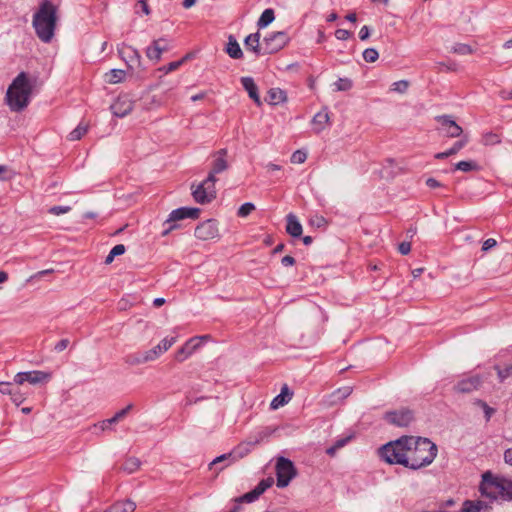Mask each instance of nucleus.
<instances>
[{"instance_id":"f257e3e1","label":"nucleus","mask_w":512,"mask_h":512,"mask_svg":"<svg viewBox=\"0 0 512 512\" xmlns=\"http://www.w3.org/2000/svg\"><path fill=\"white\" fill-rule=\"evenodd\" d=\"M437 447L427 438L405 436L383 446L381 457L388 463L401 464L411 469L429 465L436 457Z\"/></svg>"},{"instance_id":"f03ea898","label":"nucleus","mask_w":512,"mask_h":512,"mask_svg":"<svg viewBox=\"0 0 512 512\" xmlns=\"http://www.w3.org/2000/svg\"><path fill=\"white\" fill-rule=\"evenodd\" d=\"M31 94L32 84L29 77L21 72L9 85L5 102L12 112H21L29 105Z\"/></svg>"},{"instance_id":"7ed1b4c3","label":"nucleus","mask_w":512,"mask_h":512,"mask_svg":"<svg viewBox=\"0 0 512 512\" xmlns=\"http://www.w3.org/2000/svg\"><path fill=\"white\" fill-rule=\"evenodd\" d=\"M57 19V7L50 1L44 0L33 16V27L41 41L45 43L51 41Z\"/></svg>"},{"instance_id":"20e7f679","label":"nucleus","mask_w":512,"mask_h":512,"mask_svg":"<svg viewBox=\"0 0 512 512\" xmlns=\"http://www.w3.org/2000/svg\"><path fill=\"white\" fill-rule=\"evenodd\" d=\"M482 495L496 501L512 500V480L486 472L480 484Z\"/></svg>"},{"instance_id":"39448f33","label":"nucleus","mask_w":512,"mask_h":512,"mask_svg":"<svg viewBox=\"0 0 512 512\" xmlns=\"http://www.w3.org/2000/svg\"><path fill=\"white\" fill-rule=\"evenodd\" d=\"M216 179L207 177L203 182L198 185H192V196L199 204L210 203L216 198L215 189Z\"/></svg>"},{"instance_id":"423d86ee","label":"nucleus","mask_w":512,"mask_h":512,"mask_svg":"<svg viewBox=\"0 0 512 512\" xmlns=\"http://www.w3.org/2000/svg\"><path fill=\"white\" fill-rule=\"evenodd\" d=\"M489 376L490 373L464 375L463 378L456 383L454 390L458 393H471L478 390Z\"/></svg>"},{"instance_id":"0eeeda50","label":"nucleus","mask_w":512,"mask_h":512,"mask_svg":"<svg viewBox=\"0 0 512 512\" xmlns=\"http://www.w3.org/2000/svg\"><path fill=\"white\" fill-rule=\"evenodd\" d=\"M276 474L277 486L284 488L296 476V469L290 460L280 457L276 464Z\"/></svg>"},{"instance_id":"6e6552de","label":"nucleus","mask_w":512,"mask_h":512,"mask_svg":"<svg viewBox=\"0 0 512 512\" xmlns=\"http://www.w3.org/2000/svg\"><path fill=\"white\" fill-rule=\"evenodd\" d=\"M51 378V372L41 370L19 372L14 376V383L16 384V386H21L25 382H28L29 384L32 385L45 384L48 383L51 380Z\"/></svg>"},{"instance_id":"1a4fd4ad","label":"nucleus","mask_w":512,"mask_h":512,"mask_svg":"<svg viewBox=\"0 0 512 512\" xmlns=\"http://www.w3.org/2000/svg\"><path fill=\"white\" fill-rule=\"evenodd\" d=\"M289 38L285 32H273L263 39L264 53L272 54L281 50L288 43Z\"/></svg>"},{"instance_id":"9d476101","label":"nucleus","mask_w":512,"mask_h":512,"mask_svg":"<svg viewBox=\"0 0 512 512\" xmlns=\"http://www.w3.org/2000/svg\"><path fill=\"white\" fill-rule=\"evenodd\" d=\"M194 235L202 241L215 240L219 238V229L216 220L209 219L201 222L196 228Z\"/></svg>"},{"instance_id":"9b49d317","label":"nucleus","mask_w":512,"mask_h":512,"mask_svg":"<svg viewBox=\"0 0 512 512\" xmlns=\"http://www.w3.org/2000/svg\"><path fill=\"white\" fill-rule=\"evenodd\" d=\"M208 338L209 336H196L190 338L176 351L174 355L175 360L179 363L184 362L202 345V342Z\"/></svg>"},{"instance_id":"f8f14e48","label":"nucleus","mask_w":512,"mask_h":512,"mask_svg":"<svg viewBox=\"0 0 512 512\" xmlns=\"http://www.w3.org/2000/svg\"><path fill=\"white\" fill-rule=\"evenodd\" d=\"M435 120L441 125V130L447 137L456 138L463 133L462 128L449 115L436 116Z\"/></svg>"},{"instance_id":"ddd939ff","label":"nucleus","mask_w":512,"mask_h":512,"mask_svg":"<svg viewBox=\"0 0 512 512\" xmlns=\"http://www.w3.org/2000/svg\"><path fill=\"white\" fill-rule=\"evenodd\" d=\"M229 167L227 161V150L220 149L213 154V161L211 163V170L208 174V177L212 176V179H216V174H219Z\"/></svg>"},{"instance_id":"4468645a","label":"nucleus","mask_w":512,"mask_h":512,"mask_svg":"<svg viewBox=\"0 0 512 512\" xmlns=\"http://www.w3.org/2000/svg\"><path fill=\"white\" fill-rule=\"evenodd\" d=\"M387 422L396 426H407L413 420V413L409 409H400L385 414Z\"/></svg>"},{"instance_id":"2eb2a0df","label":"nucleus","mask_w":512,"mask_h":512,"mask_svg":"<svg viewBox=\"0 0 512 512\" xmlns=\"http://www.w3.org/2000/svg\"><path fill=\"white\" fill-rule=\"evenodd\" d=\"M133 109V101L128 95L119 96L111 105L112 113L117 117L128 115Z\"/></svg>"},{"instance_id":"dca6fc26","label":"nucleus","mask_w":512,"mask_h":512,"mask_svg":"<svg viewBox=\"0 0 512 512\" xmlns=\"http://www.w3.org/2000/svg\"><path fill=\"white\" fill-rule=\"evenodd\" d=\"M170 48L169 42L165 38L154 40L146 50V56L150 60L159 61L163 52L168 51Z\"/></svg>"},{"instance_id":"f3484780","label":"nucleus","mask_w":512,"mask_h":512,"mask_svg":"<svg viewBox=\"0 0 512 512\" xmlns=\"http://www.w3.org/2000/svg\"><path fill=\"white\" fill-rule=\"evenodd\" d=\"M199 214H200V209H198V208H187V207L178 208L176 210H173L170 213L169 218L167 219L166 223L176 222L179 220H183L185 218L197 219L199 217Z\"/></svg>"},{"instance_id":"a211bd4d","label":"nucleus","mask_w":512,"mask_h":512,"mask_svg":"<svg viewBox=\"0 0 512 512\" xmlns=\"http://www.w3.org/2000/svg\"><path fill=\"white\" fill-rule=\"evenodd\" d=\"M176 340V337L164 338L158 345L146 351L148 354V359H150L151 362L157 360L163 353L172 347Z\"/></svg>"},{"instance_id":"6ab92c4d","label":"nucleus","mask_w":512,"mask_h":512,"mask_svg":"<svg viewBox=\"0 0 512 512\" xmlns=\"http://www.w3.org/2000/svg\"><path fill=\"white\" fill-rule=\"evenodd\" d=\"M241 84L243 88L247 91L249 97L255 102L256 105H261L260 96L258 93V87L251 77H242Z\"/></svg>"},{"instance_id":"aec40b11","label":"nucleus","mask_w":512,"mask_h":512,"mask_svg":"<svg viewBox=\"0 0 512 512\" xmlns=\"http://www.w3.org/2000/svg\"><path fill=\"white\" fill-rule=\"evenodd\" d=\"M244 45L246 49L253 51L256 54H265L263 49V41L260 42V34L253 33L245 38Z\"/></svg>"},{"instance_id":"412c9836","label":"nucleus","mask_w":512,"mask_h":512,"mask_svg":"<svg viewBox=\"0 0 512 512\" xmlns=\"http://www.w3.org/2000/svg\"><path fill=\"white\" fill-rule=\"evenodd\" d=\"M286 231L292 237H299L302 234V225L298 221L297 217L294 214H288L286 217Z\"/></svg>"},{"instance_id":"4be33fe9","label":"nucleus","mask_w":512,"mask_h":512,"mask_svg":"<svg viewBox=\"0 0 512 512\" xmlns=\"http://www.w3.org/2000/svg\"><path fill=\"white\" fill-rule=\"evenodd\" d=\"M489 506L482 500H466L462 506V512H487Z\"/></svg>"},{"instance_id":"5701e85b","label":"nucleus","mask_w":512,"mask_h":512,"mask_svg":"<svg viewBox=\"0 0 512 512\" xmlns=\"http://www.w3.org/2000/svg\"><path fill=\"white\" fill-rule=\"evenodd\" d=\"M119 53L123 60H125L130 66L135 63H139L140 55L136 49L131 46H123Z\"/></svg>"},{"instance_id":"b1692460","label":"nucleus","mask_w":512,"mask_h":512,"mask_svg":"<svg viewBox=\"0 0 512 512\" xmlns=\"http://www.w3.org/2000/svg\"><path fill=\"white\" fill-rule=\"evenodd\" d=\"M291 397L292 393L289 391L288 386L284 385L281 388V393L272 400L271 408L278 409L279 407L284 406L290 401Z\"/></svg>"},{"instance_id":"393cba45","label":"nucleus","mask_w":512,"mask_h":512,"mask_svg":"<svg viewBox=\"0 0 512 512\" xmlns=\"http://www.w3.org/2000/svg\"><path fill=\"white\" fill-rule=\"evenodd\" d=\"M286 100V93L280 88H271L267 93L266 101L270 105H278Z\"/></svg>"},{"instance_id":"a878e982","label":"nucleus","mask_w":512,"mask_h":512,"mask_svg":"<svg viewBox=\"0 0 512 512\" xmlns=\"http://www.w3.org/2000/svg\"><path fill=\"white\" fill-rule=\"evenodd\" d=\"M328 122H329V114L326 109L319 111L313 117V120H312V123L314 125V130L317 133L321 132L325 128V126L328 124Z\"/></svg>"},{"instance_id":"bb28decb","label":"nucleus","mask_w":512,"mask_h":512,"mask_svg":"<svg viewBox=\"0 0 512 512\" xmlns=\"http://www.w3.org/2000/svg\"><path fill=\"white\" fill-rule=\"evenodd\" d=\"M136 504L130 500L119 501L114 503L105 512H134Z\"/></svg>"},{"instance_id":"cd10ccee","label":"nucleus","mask_w":512,"mask_h":512,"mask_svg":"<svg viewBox=\"0 0 512 512\" xmlns=\"http://www.w3.org/2000/svg\"><path fill=\"white\" fill-rule=\"evenodd\" d=\"M226 52L233 59H240L243 56L239 43L232 36L229 37Z\"/></svg>"},{"instance_id":"c85d7f7f","label":"nucleus","mask_w":512,"mask_h":512,"mask_svg":"<svg viewBox=\"0 0 512 512\" xmlns=\"http://www.w3.org/2000/svg\"><path fill=\"white\" fill-rule=\"evenodd\" d=\"M125 362L129 365L135 366V365H141V364L151 362V360L148 359V354L145 351V352H137V353L128 355L126 357Z\"/></svg>"},{"instance_id":"c756f323","label":"nucleus","mask_w":512,"mask_h":512,"mask_svg":"<svg viewBox=\"0 0 512 512\" xmlns=\"http://www.w3.org/2000/svg\"><path fill=\"white\" fill-rule=\"evenodd\" d=\"M125 71L121 69H112L109 72H107L104 76L105 81L110 84H116L124 80L125 78Z\"/></svg>"},{"instance_id":"7c9ffc66","label":"nucleus","mask_w":512,"mask_h":512,"mask_svg":"<svg viewBox=\"0 0 512 512\" xmlns=\"http://www.w3.org/2000/svg\"><path fill=\"white\" fill-rule=\"evenodd\" d=\"M247 445H240L233 453H229V454H223L217 458H215L213 460V462L211 463V465H214V464H217V463H220L226 459H229L231 457H233L234 454H237V457L238 458H242L244 455H246L248 452H249V449L246 448Z\"/></svg>"},{"instance_id":"2f4dec72","label":"nucleus","mask_w":512,"mask_h":512,"mask_svg":"<svg viewBox=\"0 0 512 512\" xmlns=\"http://www.w3.org/2000/svg\"><path fill=\"white\" fill-rule=\"evenodd\" d=\"M89 125L85 122H80L79 125L69 133L68 140L76 141L80 140L88 131Z\"/></svg>"},{"instance_id":"473e14b6","label":"nucleus","mask_w":512,"mask_h":512,"mask_svg":"<svg viewBox=\"0 0 512 512\" xmlns=\"http://www.w3.org/2000/svg\"><path fill=\"white\" fill-rule=\"evenodd\" d=\"M140 467V461L139 459L135 458V457H130L128 459L125 460V462L123 463L121 469L129 474L131 473H134L135 471H137Z\"/></svg>"},{"instance_id":"72a5a7b5","label":"nucleus","mask_w":512,"mask_h":512,"mask_svg":"<svg viewBox=\"0 0 512 512\" xmlns=\"http://www.w3.org/2000/svg\"><path fill=\"white\" fill-rule=\"evenodd\" d=\"M456 170H460L463 172H471V171H479V165L472 160L469 161H460L455 165Z\"/></svg>"},{"instance_id":"f704fd0d","label":"nucleus","mask_w":512,"mask_h":512,"mask_svg":"<svg viewBox=\"0 0 512 512\" xmlns=\"http://www.w3.org/2000/svg\"><path fill=\"white\" fill-rule=\"evenodd\" d=\"M274 11L272 9H265L261 14L257 25L259 28H264L274 20Z\"/></svg>"},{"instance_id":"c9c22d12","label":"nucleus","mask_w":512,"mask_h":512,"mask_svg":"<svg viewBox=\"0 0 512 512\" xmlns=\"http://www.w3.org/2000/svg\"><path fill=\"white\" fill-rule=\"evenodd\" d=\"M351 440V436L343 437L338 439L331 447L326 450V453L330 456H334L336 452L344 447Z\"/></svg>"},{"instance_id":"e433bc0d","label":"nucleus","mask_w":512,"mask_h":512,"mask_svg":"<svg viewBox=\"0 0 512 512\" xmlns=\"http://www.w3.org/2000/svg\"><path fill=\"white\" fill-rule=\"evenodd\" d=\"M26 397L27 394L23 393L18 387L12 388L10 399L15 405L19 406L20 404H22L25 401Z\"/></svg>"},{"instance_id":"4c0bfd02","label":"nucleus","mask_w":512,"mask_h":512,"mask_svg":"<svg viewBox=\"0 0 512 512\" xmlns=\"http://www.w3.org/2000/svg\"><path fill=\"white\" fill-rule=\"evenodd\" d=\"M495 370L497 371L498 378L500 382H503L505 379L510 377L512 375V363L508 364L504 368H500L498 366L495 367Z\"/></svg>"},{"instance_id":"58836bf2","label":"nucleus","mask_w":512,"mask_h":512,"mask_svg":"<svg viewBox=\"0 0 512 512\" xmlns=\"http://www.w3.org/2000/svg\"><path fill=\"white\" fill-rule=\"evenodd\" d=\"M468 143V137L464 136L461 140L455 142L453 146L448 150V154L450 156L455 155L458 153L462 148L465 147V145Z\"/></svg>"},{"instance_id":"ea45409f","label":"nucleus","mask_w":512,"mask_h":512,"mask_svg":"<svg viewBox=\"0 0 512 512\" xmlns=\"http://www.w3.org/2000/svg\"><path fill=\"white\" fill-rule=\"evenodd\" d=\"M378 57H379V54H378L377 50H375L374 48H367L363 52V58L368 63L376 62Z\"/></svg>"},{"instance_id":"a19ab883","label":"nucleus","mask_w":512,"mask_h":512,"mask_svg":"<svg viewBox=\"0 0 512 512\" xmlns=\"http://www.w3.org/2000/svg\"><path fill=\"white\" fill-rule=\"evenodd\" d=\"M500 141H501V138L496 133L489 132L483 136V143L485 145H495V144L500 143Z\"/></svg>"},{"instance_id":"79ce46f5","label":"nucleus","mask_w":512,"mask_h":512,"mask_svg":"<svg viewBox=\"0 0 512 512\" xmlns=\"http://www.w3.org/2000/svg\"><path fill=\"white\" fill-rule=\"evenodd\" d=\"M334 86L338 91H347L352 88V81L349 79L340 78L334 83Z\"/></svg>"},{"instance_id":"37998d69","label":"nucleus","mask_w":512,"mask_h":512,"mask_svg":"<svg viewBox=\"0 0 512 512\" xmlns=\"http://www.w3.org/2000/svg\"><path fill=\"white\" fill-rule=\"evenodd\" d=\"M260 495L253 489L252 491L244 494L243 496L236 499L237 502L242 503H251L255 501Z\"/></svg>"},{"instance_id":"c03bdc74","label":"nucleus","mask_w":512,"mask_h":512,"mask_svg":"<svg viewBox=\"0 0 512 512\" xmlns=\"http://www.w3.org/2000/svg\"><path fill=\"white\" fill-rule=\"evenodd\" d=\"M409 87V82L406 80H400L392 84L391 90L398 93H405Z\"/></svg>"},{"instance_id":"a18cd8bd","label":"nucleus","mask_w":512,"mask_h":512,"mask_svg":"<svg viewBox=\"0 0 512 512\" xmlns=\"http://www.w3.org/2000/svg\"><path fill=\"white\" fill-rule=\"evenodd\" d=\"M307 154L304 151L297 150L291 155V162L294 164H302L306 161Z\"/></svg>"},{"instance_id":"49530a36","label":"nucleus","mask_w":512,"mask_h":512,"mask_svg":"<svg viewBox=\"0 0 512 512\" xmlns=\"http://www.w3.org/2000/svg\"><path fill=\"white\" fill-rule=\"evenodd\" d=\"M255 210V206L252 203H245L238 209L237 215L239 217H247L252 211Z\"/></svg>"},{"instance_id":"de8ad7c7","label":"nucleus","mask_w":512,"mask_h":512,"mask_svg":"<svg viewBox=\"0 0 512 512\" xmlns=\"http://www.w3.org/2000/svg\"><path fill=\"white\" fill-rule=\"evenodd\" d=\"M184 60L185 59H181L179 61L170 62L168 65L159 68V71H162V72H164L166 74L170 73L172 71H175V70H177L183 64Z\"/></svg>"},{"instance_id":"09e8293b","label":"nucleus","mask_w":512,"mask_h":512,"mask_svg":"<svg viewBox=\"0 0 512 512\" xmlns=\"http://www.w3.org/2000/svg\"><path fill=\"white\" fill-rule=\"evenodd\" d=\"M14 385H16L13 382H0V393L1 394H4V395H9L11 394V391H12V388L14 387Z\"/></svg>"},{"instance_id":"8fccbe9b","label":"nucleus","mask_w":512,"mask_h":512,"mask_svg":"<svg viewBox=\"0 0 512 512\" xmlns=\"http://www.w3.org/2000/svg\"><path fill=\"white\" fill-rule=\"evenodd\" d=\"M272 483V479L262 480L255 488L254 490L261 495L266 491L268 487H270Z\"/></svg>"},{"instance_id":"3c124183","label":"nucleus","mask_w":512,"mask_h":512,"mask_svg":"<svg viewBox=\"0 0 512 512\" xmlns=\"http://www.w3.org/2000/svg\"><path fill=\"white\" fill-rule=\"evenodd\" d=\"M272 483V479L262 480L255 488L254 490L261 495L266 491L268 487H270Z\"/></svg>"},{"instance_id":"603ef678","label":"nucleus","mask_w":512,"mask_h":512,"mask_svg":"<svg viewBox=\"0 0 512 512\" xmlns=\"http://www.w3.org/2000/svg\"><path fill=\"white\" fill-rule=\"evenodd\" d=\"M70 207L68 206H53L52 208H50L49 212L53 215H60V214H65L67 212L70 211Z\"/></svg>"},{"instance_id":"864d4df0","label":"nucleus","mask_w":512,"mask_h":512,"mask_svg":"<svg viewBox=\"0 0 512 512\" xmlns=\"http://www.w3.org/2000/svg\"><path fill=\"white\" fill-rule=\"evenodd\" d=\"M497 245V241L493 238H489L483 242L482 251L487 252Z\"/></svg>"},{"instance_id":"5fc2aeb1","label":"nucleus","mask_w":512,"mask_h":512,"mask_svg":"<svg viewBox=\"0 0 512 512\" xmlns=\"http://www.w3.org/2000/svg\"><path fill=\"white\" fill-rule=\"evenodd\" d=\"M351 36V33L345 29H337L335 31V37L339 40H347Z\"/></svg>"},{"instance_id":"6e6d98bb","label":"nucleus","mask_w":512,"mask_h":512,"mask_svg":"<svg viewBox=\"0 0 512 512\" xmlns=\"http://www.w3.org/2000/svg\"><path fill=\"white\" fill-rule=\"evenodd\" d=\"M454 52L458 54H470L472 50L468 45L459 44L454 48Z\"/></svg>"},{"instance_id":"4d7b16f0","label":"nucleus","mask_w":512,"mask_h":512,"mask_svg":"<svg viewBox=\"0 0 512 512\" xmlns=\"http://www.w3.org/2000/svg\"><path fill=\"white\" fill-rule=\"evenodd\" d=\"M125 251H126L125 246H124L123 244H118V245H115V246L111 249L110 253H111L113 256H115V257H116V256H119V255L124 254V253H125Z\"/></svg>"},{"instance_id":"13d9d810","label":"nucleus","mask_w":512,"mask_h":512,"mask_svg":"<svg viewBox=\"0 0 512 512\" xmlns=\"http://www.w3.org/2000/svg\"><path fill=\"white\" fill-rule=\"evenodd\" d=\"M350 393H351V388L350 387H344L342 389H338L335 392V395L337 396L338 399H344L348 395H350Z\"/></svg>"},{"instance_id":"bf43d9fd","label":"nucleus","mask_w":512,"mask_h":512,"mask_svg":"<svg viewBox=\"0 0 512 512\" xmlns=\"http://www.w3.org/2000/svg\"><path fill=\"white\" fill-rule=\"evenodd\" d=\"M398 250L401 254L407 255L411 251V244L409 242H402L399 244Z\"/></svg>"},{"instance_id":"052dcab7","label":"nucleus","mask_w":512,"mask_h":512,"mask_svg":"<svg viewBox=\"0 0 512 512\" xmlns=\"http://www.w3.org/2000/svg\"><path fill=\"white\" fill-rule=\"evenodd\" d=\"M68 345H69V340L62 339L56 344L55 350H57L58 352H61V351L65 350Z\"/></svg>"},{"instance_id":"680f3d73","label":"nucleus","mask_w":512,"mask_h":512,"mask_svg":"<svg viewBox=\"0 0 512 512\" xmlns=\"http://www.w3.org/2000/svg\"><path fill=\"white\" fill-rule=\"evenodd\" d=\"M426 185L431 188V189H434V188H438L441 186V183L436 180L435 178H428L426 180Z\"/></svg>"},{"instance_id":"e2e57ef3","label":"nucleus","mask_w":512,"mask_h":512,"mask_svg":"<svg viewBox=\"0 0 512 512\" xmlns=\"http://www.w3.org/2000/svg\"><path fill=\"white\" fill-rule=\"evenodd\" d=\"M369 35H370L369 28L367 26H363L359 31V38L361 40H366V39H368Z\"/></svg>"},{"instance_id":"0e129e2a","label":"nucleus","mask_w":512,"mask_h":512,"mask_svg":"<svg viewBox=\"0 0 512 512\" xmlns=\"http://www.w3.org/2000/svg\"><path fill=\"white\" fill-rule=\"evenodd\" d=\"M132 404L127 405L125 408L116 413L117 418L123 419L132 409Z\"/></svg>"},{"instance_id":"69168bd1","label":"nucleus","mask_w":512,"mask_h":512,"mask_svg":"<svg viewBox=\"0 0 512 512\" xmlns=\"http://www.w3.org/2000/svg\"><path fill=\"white\" fill-rule=\"evenodd\" d=\"M284 266H292L295 264V259L292 256L286 255L281 260Z\"/></svg>"},{"instance_id":"338daca9","label":"nucleus","mask_w":512,"mask_h":512,"mask_svg":"<svg viewBox=\"0 0 512 512\" xmlns=\"http://www.w3.org/2000/svg\"><path fill=\"white\" fill-rule=\"evenodd\" d=\"M504 460L507 464L512 465V449H507L504 453Z\"/></svg>"},{"instance_id":"774afa93","label":"nucleus","mask_w":512,"mask_h":512,"mask_svg":"<svg viewBox=\"0 0 512 512\" xmlns=\"http://www.w3.org/2000/svg\"><path fill=\"white\" fill-rule=\"evenodd\" d=\"M500 95H501L502 99H504V100H508V99L512 100V91L503 90V91H501Z\"/></svg>"}]
</instances>
